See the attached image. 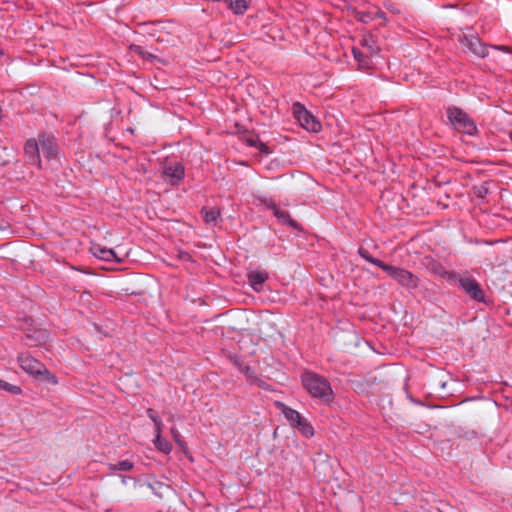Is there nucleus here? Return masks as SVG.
Wrapping results in <instances>:
<instances>
[{
	"label": "nucleus",
	"instance_id": "nucleus-1",
	"mask_svg": "<svg viewBox=\"0 0 512 512\" xmlns=\"http://www.w3.org/2000/svg\"><path fill=\"white\" fill-rule=\"evenodd\" d=\"M18 364L20 368L26 372L32 380L37 382H58L55 375H53L44 364L27 353H22L18 356Z\"/></svg>",
	"mask_w": 512,
	"mask_h": 512
},
{
	"label": "nucleus",
	"instance_id": "nucleus-2",
	"mask_svg": "<svg viewBox=\"0 0 512 512\" xmlns=\"http://www.w3.org/2000/svg\"><path fill=\"white\" fill-rule=\"evenodd\" d=\"M448 118L454 128L459 132L473 135L477 131L474 122L468 117L466 113L458 108H449Z\"/></svg>",
	"mask_w": 512,
	"mask_h": 512
},
{
	"label": "nucleus",
	"instance_id": "nucleus-3",
	"mask_svg": "<svg viewBox=\"0 0 512 512\" xmlns=\"http://www.w3.org/2000/svg\"><path fill=\"white\" fill-rule=\"evenodd\" d=\"M294 115L299 124L310 132H319L321 129L320 122L302 105L295 104L293 107Z\"/></svg>",
	"mask_w": 512,
	"mask_h": 512
},
{
	"label": "nucleus",
	"instance_id": "nucleus-4",
	"mask_svg": "<svg viewBox=\"0 0 512 512\" xmlns=\"http://www.w3.org/2000/svg\"><path fill=\"white\" fill-rule=\"evenodd\" d=\"M309 395L323 404H330L333 401L334 393L331 386H306Z\"/></svg>",
	"mask_w": 512,
	"mask_h": 512
},
{
	"label": "nucleus",
	"instance_id": "nucleus-5",
	"mask_svg": "<svg viewBox=\"0 0 512 512\" xmlns=\"http://www.w3.org/2000/svg\"><path fill=\"white\" fill-rule=\"evenodd\" d=\"M90 250L100 260L108 262H121L123 260L114 250L103 247L100 244H93Z\"/></svg>",
	"mask_w": 512,
	"mask_h": 512
},
{
	"label": "nucleus",
	"instance_id": "nucleus-6",
	"mask_svg": "<svg viewBox=\"0 0 512 512\" xmlns=\"http://www.w3.org/2000/svg\"><path fill=\"white\" fill-rule=\"evenodd\" d=\"M276 407L282 412L289 424L296 428L304 418L298 411L286 406L282 402H276Z\"/></svg>",
	"mask_w": 512,
	"mask_h": 512
},
{
	"label": "nucleus",
	"instance_id": "nucleus-7",
	"mask_svg": "<svg viewBox=\"0 0 512 512\" xmlns=\"http://www.w3.org/2000/svg\"><path fill=\"white\" fill-rule=\"evenodd\" d=\"M164 175L171 184H177L184 176V169L180 164L174 163L165 167Z\"/></svg>",
	"mask_w": 512,
	"mask_h": 512
},
{
	"label": "nucleus",
	"instance_id": "nucleus-8",
	"mask_svg": "<svg viewBox=\"0 0 512 512\" xmlns=\"http://www.w3.org/2000/svg\"><path fill=\"white\" fill-rule=\"evenodd\" d=\"M267 278V273L260 270H253L248 273L249 284L257 292L262 289V285L267 280Z\"/></svg>",
	"mask_w": 512,
	"mask_h": 512
},
{
	"label": "nucleus",
	"instance_id": "nucleus-9",
	"mask_svg": "<svg viewBox=\"0 0 512 512\" xmlns=\"http://www.w3.org/2000/svg\"><path fill=\"white\" fill-rule=\"evenodd\" d=\"M461 287L476 300H482L484 295L478 284L471 280H462Z\"/></svg>",
	"mask_w": 512,
	"mask_h": 512
},
{
	"label": "nucleus",
	"instance_id": "nucleus-10",
	"mask_svg": "<svg viewBox=\"0 0 512 512\" xmlns=\"http://www.w3.org/2000/svg\"><path fill=\"white\" fill-rule=\"evenodd\" d=\"M25 153L30 157L33 164L41 166L39 158V147L35 140H28L25 145Z\"/></svg>",
	"mask_w": 512,
	"mask_h": 512
},
{
	"label": "nucleus",
	"instance_id": "nucleus-11",
	"mask_svg": "<svg viewBox=\"0 0 512 512\" xmlns=\"http://www.w3.org/2000/svg\"><path fill=\"white\" fill-rule=\"evenodd\" d=\"M353 54L355 59L358 61L359 67L361 69H370L372 68V62L369 58L371 56L364 50L353 49Z\"/></svg>",
	"mask_w": 512,
	"mask_h": 512
},
{
	"label": "nucleus",
	"instance_id": "nucleus-12",
	"mask_svg": "<svg viewBox=\"0 0 512 512\" xmlns=\"http://www.w3.org/2000/svg\"><path fill=\"white\" fill-rule=\"evenodd\" d=\"M361 46L364 51L370 55H376L379 52V47L376 44L375 39L371 35L363 36L361 40Z\"/></svg>",
	"mask_w": 512,
	"mask_h": 512
},
{
	"label": "nucleus",
	"instance_id": "nucleus-13",
	"mask_svg": "<svg viewBox=\"0 0 512 512\" xmlns=\"http://www.w3.org/2000/svg\"><path fill=\"white\" fill-rule=\"evenodd\" d=\"M393 278L396 279L402 285H406V286L415 285V279L413 278V275L410 272L402 270V269H398V271L393 276Z\"/></svg>",
	"mask_w": 512,
	"mask_h": 512
},
{
	"label": "nucleus",
	"instance_id": "nucleus-14",
	"mask_svg": "<svg viewBox=\"0 0 512 512\" xmlns=\"http://www.w3.org/2000/svg\"><path fill=\"white\" fill-rule=\"evenodd\" d=\"M296 429L299 431V433L304 436L305 438H312L315 434L314 428L311 425V423L306 419L305 417L302 419V421L297 425Z\"/></svg>",
	"mask_w": 512,
	"mask_h": 512
},
{
	"label": "nucleus",
	"instance_id": "nucleus-15",
	"mask_svg": "<svg viewBox=\"0 0 512 512\" xmlns=\"http://www.w3.org/2000/svg\"><path fill=\"white\" fill-rule=\"evenodd\" d=\"M229 8L236 14L244 13L248 8V0H227Z\"/></svg>",
	"mask_w": 512,
	"mask_h": 512
},
{
	"label": "nucleus",
	"instance_id": "nucleus-16",
	"mask_svg": "<svg viewBox=\"0 0 512 512\" xmlns=\"http://www.w3.org/2000/svg\"><path fill=\"white\" fill-rule=\"evenodd\" d=\"M465 45H467L469 49L478 56H484L486 54L484 47L476 37H473L470 40L466 39Z\"/></svg>",
	"mask_w": 512,
	"mask_h": 512
},
{
	"label": "nucleus",
	"instance_id": "nucleus-17",
	"mask_svg": "<svg viewBox=\"0 0 512 512\" xmlns=\"http://www.w3.org/2000/svg\"><path fill=\"white\" fill-rule=\"evenodd\" d=\"M154 445L156 449L164 454H169L172 451L170 442L162 438V435H155Z\"/></svg>",
	"mask_w": 512,
	"mask_h": 512
},
{
	"label": "nucleus",
	"instance_id": "nucleus-18",
	"mask_svg": "<svg viewBox=\"0 0 512 512\" xmlns=\"http://www.w3.org/2000/svg\"><path fill=\"white\" fill-rule=\"evenodd\" d=\"M203 213V218L205 220L206 223H214L217 221L219 215H220V212L217 208H209V209H204L202 211Z\"/></svg>",
	"mask_w": 512,
	"mask_h": 512
},
{
	"label": "nucleus",
	"instance_id": "nucleus-19",
	"mask_svg": "<svg viewBox=\"0 0 512 512\" xmlns=\"http://www.w3.org/2000/svg\"><path fill=\"white\" fill-rule=\"evenodd\" d=\"M108 467L111 471H128L133 468V463L128 460H123L118 462L117 464H109Z\"/></svg>",
	"mask_w": 512,
	"mask_h": 512
},
{
	"label": "nucleus",
	"instance_id": "nucleus-20",
	"mask_svg": "<svg viewBox=\"0 0 512 512\" xmlns=\"http://www.w3.org/2000/svg\"><path fill=\"white\" fill-rule=\"evenodd\" d=\"M366 259H368L370 262H372L373 264L381 267L383 270H385L391 277H393L396 272L398 271V268L396 267H393V266H389V265H386L384 263H382L381 261L379 260H376V259H370L368 257H366Z\"/></svg>",
	"mask_w": 512,
	"mask_h": 512
},
{
	"label": "nucleus",
	"instance_id": "nucleus-21",
	"mask_svg": "<svg viewBox=\"0 0 512 512\" xmlns=\"http://www.w3.org/2000/svg\"><path fill=\"white\" fill-rule=\"evenodd\" d=\"M303 384H314L320 382V378L317 374L312 372H306L302 376Z\"/></svg>",
	"mask_w": 512,
	"mask_h": 512
},
{
	"label": "nucleus",
	"instance_id": "nucleus-22",
	"mask_svg": "<svg viewBox=\"0 0 512 512\" xmlns=\"http://www.w3.org/2000/svg\"><path fill=\"white\" fill-rule=\"evenodd\" d=\"M249 144L253 145V146H256L259 149V151L262 152V153H265V154H269L270 153L269 148L263 142H260L258 140H250Z\"/></svg>",
	"mask_w": 512,
	"mask_h": 512
},
{
	"label": "nucleus",
	"instance_id": "nucleus-23",
	"mask_svg": "<svg viewBox=\"0 0 512 512\" xmlns=\"http://www.w3.org/2000/svg\"><path fill=\"white\" fill-rule=\"evenodd\" d=\"M171 435L174 441L181 447H184V442L180 439V433L176 428H171Z\"/></svg>",
	"mask_w": 512,
	"mask_h": 512
},
{
	"label": "nucleus",
	"instance_id": "nucleus-24",
	"mask_svg": "<svg viewBox=\"0 0 512 512\" xmlns=\"http://www.w3.org/2000/svg\"><path fill=\"white\" fill-rule=\"evenodd\" d=\"M7 392L17 395L21 393L20 386H2Z\"/></svg>",
	"mask_w": 512,
	"mask_h": 512
},
{
	"label": "nucleus",
	"instance_id": "nucleus-25",
	"mask_svg": "<svg viewBox=\"0 0 512 512\" xmlns=\"http://www.w3.org/2000/svg\"><path fill=\"white\" fill-rule=\"evenodd\" d=\"M147 413H148L149 418L153 421V423H156V421L161 420V419L157 416V414L154 412V410H153V409H148V410H147Z\"/></svg>",
	"mask_w": 512,
	"mask_h": 512
},
{
	"label": "nucleus",
	"instance_id": "nucleus-26",
	"mask_svg": "<svg viewBox=\"0 0 512 512\" xmlns=\"http://www.w3.org/2000/svg\"><path fill=\"white\" fill-rule=\"evenodd\" d=\"M154 426H155V435H162V421L159 420V421H156V423H154Z\"/></svg>",
	"mask_w": 512,
	"mask_h": 512
},
{
	"label": "nucleus",
	"instance_id": "nucleus-27",
	"mask_svg": "<svg viewBox=\"0 0 512 512\" xmlns=\"http://www.w3.org/2000/svg\"><path fill=\"white\" fill-rule=\"evenodd\" d=\"M275 215L282 219L283 221L286 219L287 215L284 212H279L278 210L275 211Z\"/></svg>",
	"mask_w": 512,
	"mask_h": 512
},
{
	"label": "nucleus",
	"instance_id": "nucleus-28",
	"mask_svg": "<svg viewBox=\"0 0 512 512\" xmlns=\"http://www.w3.org/2000/svg\"><path fill=\"white\" fill-rule=\"evenodd\" d=\"M46 155H47V157H50V156H52V155H53V153H52V151L47 150V151H46Z\"/></svg>",
	"mask_w": 512,
	"mask_h": 512
},
{
	"label": "nucleus",
	"instance_id": "nucleus-29",
	"mask_svg": "<svg viewBox=\"0 0 512 512\" xmlns=\"http://www.w3.org/2000/svg\"><path fill=\"white\" fill-rule=\"evenodd\" d=\"M510 138H511V140H512V132H511V134H510Z\"/></svg>",
	"mask_w": 512,
	"mask_h": 512
}]
</instances>
